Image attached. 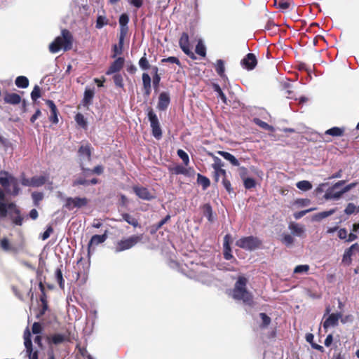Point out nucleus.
Listing matches in <instances>:
<instances>
[{
  "mask_svg": "<svg viewBox=\"0 0 359 359\" xmlns=\"http://www.w3.org/2000/svg\"><path fill=\"white\" fill-rule=\"evenodd\" d=\"M73 36L71 32L64 29L61 31V35L57 36L55 40L50 43L49 50L52 53H57L60 49L67 51L72 48Z\"/></svg>",
  "mask_w": 359,
  "mask_h": 359,
  "instance_id": "1",
  "label": "nucleus"
},
{
  "mask_svg": "<svg viewBox=\"0 0 359 359\" xmlns=\"http://www.w3.org/2000/svg\"><path fill=\"white\" fill-rule=\"evenodd\" d=\"M247 279L243 276H240L235 283L233 290V297L236 300H242L245 304L253 305L252 296L250 292L246 290Z\"/></svg>",
  "mask_w": 359,
  "mask_h": 359,
  "instance_id": "2",
  "label": "nucleus"
},
{
  "mask_svg": "<svg viewBox=\"0 0 359 359\" xmlns=\"http://www.w3.org/2000/svg\"><path fill=\"white\" fill-rule=\"evenodd\" d=\"M143 235H133L127 238L122 239L117 242L115 247V252H120L128 249H130L135 246L137 243L142 241Z\"/></svg>",
  "mask_w": 359,
  "mask_h": 359,
  "instance_id": "3",
  "label": "nucleus"
},
{
  "mask_svg": "<svg viewBox=\"0 0 359 359\" xmlns=\"http://www.w3.org/2000/svg\"><path fill=\"white\" fill-rule=\"evenodd\" d=\"M262 242L257 237L252 236L243 237L236 242V245L245 250L252 251L258 248Z\"/></svg>",
  "mask_w": 359,
  "mask_h": 359,
  "instance_id": "4",
  "label": "nucleus"
},
{
  "mask_svg": "<svg viewBox=\"0 0 359 359\" xmlns=\"http://www.w3.org/2000/svg\"><path fill=\"white\" fill-rule=\"evenodd\" d=\"M78 154L81 169L83 171L89 170V169L85 168V165L91 160V147L90 144H86L81 145L79 149Z\"/></svg>",
  "mask_w": 359,
  "mask_h": 359,
  "instance_id": "5",
  "label": "nucleus"
},
{
  "mask_svg": "<svg viewBox=\"0 0 359 359\" xmlns=\"http://www.w3.org/2000/svg\"><path fill=\"white\" fill-rule=\"evenodd\" d=\"M88 203V200L86 198L68 197L65 198L64 208L69 210H72L74 208H80L81 207L86 206Z\"/></svg>",
  "mask_w": 359,
  "mask_h": 359,
  "instance_id": "6",
  "label": "nucleus"
},
{
  "mask_svg": "<svg viewBox=\"0 0 359 359\" xmlns=\"http://www.w3.org/2000/svg\"><path fill=\"white\" fill-rule=\"evenodd\" d=\"M148 118L152 129V135L154 137L159 140L162 136V131L157 116L152 110H150L148 113Z\"/></svg>",
  "mask_w": 359,
  "mask_h": 359,
  "instance_id": "7",
  "label": "nucleus"
},
{
  "mask_svg": "<svg viewBox=\"0 0 359 359\" xmlns=\"http://www.w3.org/2000/svg\"><path fill=\"white\" fill-rule=\"evenodd\" d=\"M179 44H180L181 49L183 50V52L186 55H187L192 60L196 59L195 54L190 49L189 36L187 33H185V32L182 33V34L180 39V41H179Z\"/></svg>",
  "mask_w": 359,
  "mask_h": 359,
  "instance_id": "8",
  "label": "nucleus"
},
{
  "mask_svg": "<svg viewBox=\"0 0 359 359\" xmlns=\"http://www.w3.org/2000/svg\"><path fill=\"white\" fill-rule=\"evenodd\" d=\"M241 65L248 70H252L257 65V60L253 53H248L241 62Z\"/></svg>",
  "mask_w": 359,
  "mask_h": 359,
  "instance_id": "9",
  "label": "nucleus"
},
{
  "mask_svg": "<svg viewBox=\"0 0 359 359\" xmlns=\"http://www.w3.org/2000/svg\"><path fill=\"white\" fill-rule=\"evenodd\" d=\"M0 184L5 189H7L10 184H13L15 188L17 185L16 180L12 176L9 175L6 171L0 172Z\"/></svg>",
  "mask_w": 359,
  "mask_h": 359,
  "instance_id": "10",
  "label": "nucleus"
},
{
  "mask_svg": "<svg viewBox=\"0 0 359 359\" xmlns=\"http://www.w3.org/2000/svg\"><path fill=\"white\" fill-rule=\"evenodd\" d=\"M133 191L141 199L149 201L154 198V194L145 187H134Z\"/></svg>",
  "mask_w": 359,
  "mask_h": 359,
  "instance_id": "11",
  "label": "nucleus"
},
{
  "mask_svg": "<svg viewBox=\"0 0 359 359\" xmlns=\"http://www.w3.org/2000/svg\"><path fill=\"white\" fill-rule=\"evenodd\" d=\"M341 313L330 314L323 323V328L327 330L330 327H335L338 325L339 320L341 318Z\"/></svg>",
  "mask_w": 359,
  "mask_h": 359,
  "instance_id": "12",
  "label": "nucleus"
},
{
  "mask_svg": "<svg viewBox=\"0 0 359 359\" xmlns=\"http://www.w3.org/2000/svg\"><path fill=\"white\" fill-rule=\"evenodd\" d=\"M288 228L294 236L302 237L304 235L305 228L302 224L294 222H290L288 226Z\"/></svg>",
  "mask_w": 359,
  "mask_h": 359,
  "instance_id": "13",
  "label": "nucleus"
},
{
  "mask_svg": "<svg viewBox=\"0 0 359 359\" xmlns=\"http://www.w3.org/2000/svg\"><path fill=\"white\" fill-rule=\"evenodd\" d=\"M170 96L168 93L163 92L160 94L158 98V108L160 110H165L170 104Z\"/></svg>",
  "mask_w": 359,
  "mask_h": 359,
  "instance_id": "14",
  "label": "nucleus"
},
{
  "mask_svg": "<svg viewBox=\"0 0 359 359\" xmlns=\"http://www.w3.org/2000/svg\"><path fill=\"white\" fill-rule=\"evenodd\" d=\"M124 64V59L123 57L117 58L109 67L107 72V74H111L118 72L123 67Z\"/></svg>",
  "mask_w": 359,
  "mask_h": 359,
  "instance_id": "15",
  "label": "nucleus"
},
{
  "mask_svg": "<svg viewBox=\"0 0 359 359\" xmlns=\"http://www.w3.org/2000/svg\"><path fill=\"white\" fill-rule=\"evenodd\" d=\"M337 189H333V187L329 188L325 194V198L326 199H334L337 200L339 199L344 193H342V190L339 191H335Z\"/></svg>",
  "mask_w": 359,
  "mask_h": 359,
  "instance_id": "16",
  "label": "nucleus"
},
{
  "mask_svg": "<svg viewBox=\"0 0 359 359\" xmlns=\"http://www.w3.org/2000/svg\"><path fill=\"white\" fill-rule=\"evenodd\" d=\"M46 104L50 109V112H51V114L50 116V121L54 123H57L58 122V118H57V109L55 104H54V102L52 100H50L46 101Z\"/></svg>",
  "mask_w": 359,
  "mask_h": 359,
  "instance_id": "17",
  "label": "nucleus"
},
{
  "mask_svg": "<svg viewBox=\"0 0 359 359\" xmlns=\"http://www.w3.org/2000/svg\"><path fill=\"white\" fill-rule=\"evenodd\" d=\"M4 101L8 104H18L20 102L21 97L19 95L16 93H7L5 94Z\"/></svg>",
  "mask_w": 359,
  "mask_h": 359,
  "instance_id": "18",
  "label": "nucleus"
},
{
  "mask_svg": "<svg viewBox=\"0 0 359 359\" xmlns=\"http://www.w3.org/2000/svg\"><path fill=\"white\" fill-rule=\"evenodd\" d=\"M230 236L226 235L224 238V257L226 260L231 259L233 256L231 253V248L229 245Z\"/></svg>",
  "mask_w": 359,
  "mask_h": 359,
  "instance_id": "19",
  "label": "nucleus"
},
{
  "mask_svg": "<svg viewBox=\"0 0 359 359\" xmlns=\"http://www.w3.org/2000/svg\"><path fill=\"white\" fill-rule=\"evenodd\" d=\"M107 238V233H104L102 235H94L92 236L89 243L88 248H90L93 245H97L100 243H104Z\"/></svg>",
  "mask_w": 359,
  "mask_h": 359,
  "instance_id": "20",
  "label": "nucleus"
},
{
  "mask_svg": "<svg viewBox=\"0 0 359 359\" xmlns=\"http://www.w3.org/2000/svg\"><path fill=\"white\" fill-rule=\"evenodd\" d=\"M142 83L143 88L144 90V94L147 96H149L151 93V78L147 73H144L142 74Z\"/></svg>",
  "mask_w": 359,
  "mask_h": 359,
  "instance_id": "21",
  "label": "nucleus"
},
{
  "mask_svg": "<svg viewBox=\"0 0 359 359\" xmlns=\"http://www.w3.org/2000/svg\"><path fill=\"white\" fill-rule=\"evenodd\" d=\"M217 154L222 156L223 158H224L226 160L229 161L233 165L238 166L239 162L236 158L234 156L231 154L229 152L223 151H218Z\"/></svg>",
  "mask_w": 359,
  "mask_h": 359,
  "instance_id": "22",
  "label": "nucleus"
},
{
  "mask_svg": "<svg viewBox=\"0 0 359 359\" xmlns=\"http://www.w3.org/2000/svg\"><path fill=\"white\" fill-rule=\"evenodd\" d=\"M48 342L55 345L63 343L66 340V337L61 334H55L48 338Z\"/></svg>",
  "mask_w": 359,
  "mask_h": 359,
  "instance_id": "23",
  "label": "nucleus"
},
{
  "mask_svg": "<svg viewBox=\"0 0 359 359\" xmlns=\"http://www.w3.org/2000/svg\"><path fill=\"white\" fill-rule=\"evenodd\" d=\"M32 179L33 187H41L48 181V177L45 176H34Z\"/></svg>",
  "mask_w": 359,
  "mask_h": 359,
  "instance_id": "24",
  "label": "nucleus"
},
{
  "mask_svg": "<svg viewBox=\"0 0 359 359\" xmlns=\"http://www.w3.org/2000/svg\"><path fill=\"white\" fill-rule=\"evenodd\" d=\"M94 90L86 88L84 93V97L83 100V102L84 105H88L91 103L92 100L94 96Z\"/></svg>",
  "mask_w": 359,
  "mask_h": 359,
  "instance_id": "25",
  "label": "nucleus"
},
{
  "mask_svg": "<svg viewBox=\"0 0 359 359\" xmlns=\"http://www.w3.org/2000/svg\"><path fill=\"white\" fill-rule=\"evenodd\" d=\"M344 132V128H338V127H333L330 129H328L325 131L326 135H330L334 137H339L343 135Z\"/></svg>",
  "mask_w": 359,
  "mask_h": 359,
  "instance_id": "26",
  "label": "nucleus"
},
{
  "mask_svg": "<svg viewBox=\"0 0 359 359\" xmlns=\"http://www.w3.org/2000/svg\"><path fill=\"white\" fill-rule=\"evenodd\" d=\"M121 216L123 220L126 221L127 223L132 225L133 226L137 227L139 226L137 220L130 215L128 213H123L121 215Z\"/></svg>",
  "mask_w": 359,
  "mask_h": 359,
  "instance_id": "27",
  "label": "nucleus"
},
{
  "mask_svg": "<svg viewBox=\"0 0 359 359\" xmlns=\"http://www.w3.org/2000/svg\"><path fill=\"white\" fill-rule=\"evenodd\" d=\"M15 85L18 88H25L29 86V80L24 76H19L15 79Z\"/></svg>",
  "mask_w": 359,
  "mask_h": 359,
  "instance_id": "28",
  "label": "nucleus"
},
{
  "mask_svg": "<svg viewBox=\"0 0 359 359\" xmlns=\"http://www.w3.org/2000/svg\"><path fill=\"white\" fill-rule=\"evenodd\" d=\"M197 182L203 187V190H205L210 184V180L201 174L197 175Z\"/></svg>",
  "mask_w": 359,
  "mask_h": 359,
  "instance_id": "29",
  "label": "nucleus"
},
{
  "mask_svg": "<svg viewBox=\"0 0 359 359\" xmlns=\"http://www.w3.org/2000/svg\"><path fill=\"white\" fill-rule=\"evenodd\" d=\"M203 212L205 217L208 218V219L210 222L213 221V217H212V210L210 204L206 203L203 205Z\"/></svg>",
  "mask_w": 359,
  "mask_h": 359,
  "instance_id": "30",
  "label": "nucleus"
},
{
  "mask_svg": "<svg viewBox=\"0 0 359 359\" xmlns=\"http://www.w3.org/2000/svg\"><path fill=\"white\" fill-rule=\"evenodd\" d=\"M254 122L255 124L261 127L262 128L268 131L273 132L274 131V128L272 126L269 125L267 123L260 120L259 118H254Z\"/></svg>",
  "mask_w": 359,
  "mask_h": 359,
  "instance_id": "31",
  "label": "nucleus"
},
{
  "mask_svg": "<svg viewBox=\"0 0 359 359\" xmlns=\"http://www.w3.org/2000/svg\"><path fill=\"white\" fill-rule=\"evenodd\" d=\"M196 53L202 57H205L206 55V48L201 39L198 41L196 46Z\"/></svg>",
  "mask_w": 359,
  "mask_h": 359,
  "instance_id": "32",
  "label": "nucleus"
},
{
  "mask_svg": "<svg viewBox=\"0 0 359 359\" xmlns=\"http://www.w3.org/2000/svg\"><path fill=\"white\" fill-rule=\"evenodd\" d=\"M215 69L217 73L222 77L224 76V62L222 60H217L215 64Z\"/></svg>",
  "mask_w": 359,
  "mask_h": 359,
  "instance_id": "33",
  "label": "nucleus"
},
{
  "mask_svg": "<svg viewBox=\"0 0 359 359\" xmlns=\"http://www.w3.org/2000/svg\"><path fill=\"white\" fill-rule=\"evenodd\" d=\"M297 187L302 191H309L312 189V184L311 182L306 180L299 181L296 184Z\"/></svg>",
  "mask_w": 359,
  "mask_h": 359,
  "instance_id": "34",
  "label": "nucleus"
},
{
  "mask_svg": "<svg viewBox=\"0 0 359 359\" xmlns=\"http://www.w3.org/2000/svg\"><path fill=\"white\" fill-rule=\"evenodd\" d=\"M170 170L173 174H175V175H180V174L187 175V169L181 165H177L172 168H170Z\"/></svg>",
  "mask_w": 359,
  "mask_h": 359,
  "instance_id": "35",
  "label": "nucleus"
},
{
  "mask_svg": "<svg viewBox=\"0 0 359 359\" xmlns=\"http://www.w3.org/2000/svg\"><path fill=\"white\" fill-rule=\"evenodd\" d=\"M0 245L1 248L6 252L15 250V248L11 245L8 239L6 238H4L1 240Z\"/></svg>",
  "mask_w": 359,
  "mask_h": 359,
  "instance_id": "36",
  "label": "nucleus"
},
{
  "mask_svg": "<svg viewBox=\"0 0 359 359\" xmlns=\"http://www.w3.org/2000/svg\"><path fill=\"white\" fill-rule=\"evenodd\" d=\"M11 217H12V220L14 224H15L16 225H19V226L22 225V217L20 215V211L18 210H17L15 207H14V212H13V215H12Z\"/></svg>",
  "mask_w": 359,
  "mask_h": 359,
  "instance_id": "37",
  "label": "nucleus"
},
{
  "mask_svg": "<svg viewBox=\"0 0 359 359\" xmlns=\"http://www.w3.org/2000/svg\"><path fill=\"white\" fill-rule=\"evenodd\" d=\"M281 241L284 245H285L287 247H290L294 243V239L291 235L284 233L283 235V238H282Z\"/></svg>",
  "mask_w": 359,
  "mask_h": 359,
  "instance_id": "38",
  "label": "nucleus"
},
{
  "mask_svg": "<svg viewBox=\"0 0 359 359\" xmlns=\"http://www.w3.org/2000/svg\"><path fill=\"white\" fill-rule=\"evenodd\" d=\"M23 337H24V340H25V342H24L25 346V347L32 346V340H31V333H30V331L28 327H27L25 329V330L24 332Z\"/></svg>",
  "mask_w": 359,
  "mask_h": 359,
  "instance_id": "39",
  "label": "nucleus"
},
{
  "mask_svg": "<svg viewBox=\"0 0 359 359\" xmlns=\"http://www.w3.org/2000/svg\"><path fill=\"white\" fill-rule=\"evenodd\" d=\"M139 65L140 68L143 70L148 69L150 67L149 61L146 57V53H144V56L142 57L139 60Z\"/></svg>",
  "mask_w": 359,
  "mask_h": 359,
  "instance_id": "40",
  "label": "nucleus"
},
{
  "mask_svg": "<svg viewBox=\"0 0 359 359\" xmlns=\"http://www.w3.org/2000/svg\"><path fill=\"white\" fill-rule=\"evenodd\" d=\"M177 155L182 160L185 165H188L189 163V158L188 154L182 149L177 150Z\"/></svg>",
  "mask_w": 359,
  "mask_h": 359,
  "instance_id": "41",
  "label": "nucleus"
},
{
  "mask_svg": "<svg viewBox=\"0 0 359 359\" xmlns=\"http://www.w3.org/2000/svg\"><path fill=\"white\" fill-rule=\"evenodd\" d=\"M309 270V266L307 264L298 265L294 269V273H306Z\"/></svg>",
  "mask_w": 359,
  "mask_h": 359,
  "instance_id": "42",
  "label": "nucleus"
},
{
  "mask_svg": "<svg viewBox=\"0 0 359 359\" xmlns=\"http://www.w3.org/2000/svg\"><path fill=\"white\" fill-rule=\"evenodd\" d=\"M108 20L104 16L100 15L97 18L96 27L101 29L103 26L107 25Z\"/></svg>",
  "mask_w": 359,
  "mask_h": 359,
  "instance_id": "43",
  "label": "nucleus"
},
{
  "mask_svg": "<svg viewBox=\"0 0 359 359\" xmlns=\"http://www.w3.org/2000/svg\"><path fill=\"white\" fill-rule=\"evenodd\" d=\"M25 348L29 359H38V351H33L32 346Z\"/></svg>",
  "mask_w": 359,
  "mask_h": 359,
  "instance_id": "44",
  "label": "nucleus"
},
{
  "mask_svg": "<svg viewBox=\"0 0 359 359\" xmlns=\"http://www.w3.org/2000/svg\"><path fill=\"white\" fill-rule=\"evenodd\" d=\"M55 278H56V280L57 281V283H59L60 287L61 288H63L64 287V280L62 278V271L60 269H57L55 271Z\"/></svg>",
  "mask_w": 359,
  "mask_h": 359,
  "instance_id": "45",
  "label": "nucleus"
},
{
  "mask_svg": "<svg viewBox=\"0 0 359 359\" xmlns=\"http://www.w3.org/2000/svg\"><path fill=\"white\" fill-rule=\"evenodd\" d=\"M41 97V89L39 86H35L32 92L31 93L32 99L35 101Z\"/></svg>",
  "mask_w": 359,
  "mask_h": 359,
  "instance_id": "46",
  "label": "nucleus"
},
{
  "mask_svg": "<svg viewBox=\"0 0 359 359\" xmlns=\"http://www.w3.org/2000/svg\"><path fill=\"white\" fill-rule=\"evenodd\" d=\"M114 82L115 85L118 87H123V77L119 74H116L113 76Z\"/></svg>",
  "mask_w": 359,
  "mask_h": 359,
  "instance_id": "47",
  "label": "nucleus"
},
{
  "mask_svg": "<svg viewBox=\"0 0 359 359\" xmlns=\"http://www.w3.org/2000/svg\"><path fill=\"white\" fill-rule=\"evenodd\" d=\"M214 89H215V91H216L218 93V96L222 99V100L224 103H226V100H227L226 97L224 95V93L222 92L221 88L218 85H215Z\"/></svg>",
  "mask_w": 359,
  "mask_h": 359,
  "instance_id": "48",
  "label": "nucleus"
},
{
  "mask_svg": "<svg viewBox=\"0 0 359 359\" xmlns=\"http://www.w3.org/2000/svg\"><path fill=\"white\" fill-rule=\"evenodd\" d=\"M244 186L246 189H251L255 186V181L252 178H244Z\"/></svg>",
  "mask_w": 359,
  "mask_h": 359,
  "instance_id": "49",
  "label": "nucleus"
},
{
  "mask_svg": "<svg viewBox=\"0 0 359 359\" xmlns=\"http://www.w3.org/2000/svg\"><path fill=\"white\" fill-rule=\"evenodd\" d=\"M259 316L262 320L263 326L266 327L271 323V318L264 313H259Z\"/></svg>",
  "mask_w": 359,
  "mask_h": 359,
  "instance_id": "50",
  "label": "nucleus"
},
{
  "mask_svg": "<svg viewBox=\"0 0 359 359\" xmlns=\"http://www.w3.org/2000/svg\"><path fill=\"white\" fill-rule=\"evenodd\" d=\"M356 207L353 203H348L344 210V212L346 215H351L355 212Z\"/></svg>",
  "mask_w": 359,
  "mask_h": 359,
  "instance_id": "51",
  "label": "nucleus"
},
{
  "mask_svg": "<svg viewBox=\"0 0 359 359\" xmlns=\"http://www.w3.org/2000/svg\"><path fill=\"white\" fill-rule=\"evenodd\" d=\"M214 161L215 163L212 164V168L214 170L216 171L219 169H221L222 167L223 166L222 161L218 157L216 156L214 157Z\"/></svg>",
  "mask_w": 359,
  "mask_h": 359,
  "instance_id": "52",
  "label": "nucleus"
},
{
  "mask_svg": "<svg viewBox=\"0 0 359 359\" xmlns=\"http://www.w3.org/2000/svg\"><path fill=\"white\" fill-rule=\"evenodd\" d=\"M32 198L36 205L40 201L43 199V194L41 192H34L32 194Z\"/></svg>",
  "mask_w": 359,
  "mask_h": 359,
  "instance_id": "53",
  "label": "nucleus"
},
{
  "mask_svg": "<svg viewBox=\"0 0 359 359\" xmlns=\"http://www.w3.org/2000/svg\"><path fill=\"white\" fill-rule=\"evenodd\" d=\"M129 21V18L126 14H122L119 18L120 26L127 27V24Z\"/></svg>",
  "mask_w": 359,
  "mask_h": 359,
  "instance_id": "54",
  "label": "nucleus"
},
{
  "mask_svg": "<svg viewBox=\"0 0 359 359\" xmlns=\"http://www.w3.org/2000/svg\"><path fill=\"white\" fill-rule=\"evenodd\" d=\"M161 62H162L175 63V64H177L179 66L180 65V62L178 60V58H177L176 57H167V58H163L161 60Z\"/></svg>",
  "mask_w": 359,
  "mask_h": 359,
  "instance_id": "55",
  "label": "nucleus"
},
{
  "mask_svg": "<svg viewBox=\"0 0 359 359\" xmlns=\"http://www.w3.org/2000/svg\"><path fill=\"white\" fill-rule=\"evenodd\" d=\"M335 212V209H332L329 211H324V212H320L318 215V217L320 218V219H323V218H325L328 216H330L332 215L333 213Z\"/></svg>",
  "mask_w": 359,
  "mask_h": 359,
  "instance_id": "56",
  "label": "nucleus"
},
{
  "mask_svg": "<svg viewBox=\"0 0 359 359\" xmlns=\"http://www.w3.org/2000/svg\"><path fill=\"white\" fill-rule=\"evenodd\" d=\"M75 120L80 126H84L86 125L84 116L81 114H77L76 115Z\"/></svg>",
  "mask_w": 359,
  "mask_h": 359,
  "instance_id": "57",
  "label": "nucleus"
},
{
  "mask_svg": "<svg viewBox=\"0 0 359 359\" xmlns=\"http://www.w3.org/2000/svg\"><path fill=\"white\" fill-rule=\"evenodd\" d=\"M32 330L34 334H39L42 331V327L39 323H34Z\"/></svg>",
  "mask_w": 359,
  "mask_h": 359,
  "instance_id": "58",
  "label": "nucleus"
},
{
  "mask_svg": "<svg viewBox=\"0 0 359 359\" xmlns=\"http://www.w3.org/2000/svg\"><path fill=\"white\" fill-rule=\"evenodd\" d=\"M353 254V252L349 251L348 249H347L343 256V262H351V257Z\"/></svg>",
  "mask_w": 359,
  "mask_h": 359,
  "instance_id": "59",
  "label": "nucleus"
},
{
  "mask_svg": "<svg viewBox=\"0 0 359 359\" xmlns=\"http://www.w3.org/2000/svg\"><path fill=\"white\" fill-rule=\"evenodd\" d=\"M53 231V229L51 226H48L47 229L43 232V233L41 236L42 240L45 241L48 238H49L50 233Z\"/></svg>",
  "mask_w": 359,
  "mask_h": 359,
  "instance_id": "60",
  "label": "nucleus"
},
{
  "mask_svg": "<svg viewBox=\"0 0 359 359\" xmlns=\"http://www.w3.org/2000/svg\"><path fill=\"white\" fill-rule=\"evenodd\" d=\"M222 184H223L224 188L226 189V190L229 193H231L232 191V188H231V183H230V182L228 180H226V178H223Z\"/></svg>",
  "mask_w": 359,
  "mask_h": 359,
  "instance_id": "61",
  "label": "nucleus"
},
{
  "mask_svg": "<svg viewBox=\"0 0 359 359\" xmlns=\"http://www.w3.org/2000/svg\"><path fill=\"white\" fill-rule=\"evenodd\" d=\"M88 185L89 184V182L84 180V179H77L75 181H74L73 182V186H76V185Z\"/></svg>",
  "mask_w": 359,
  "mask_h": 359,
  "instance_id": "62",
  "label": "nucleus"
},
{
  "mask_svg": "<svg viewBox=\"0 0 359 359\" xmlns=\"http://www.w3.org/2000/svg\"><path fill=\"white\" fill-rule=\"evenodd\" d=\"M311 210H312V209H309V210H302V211H300V212H295L294 214V217L297 219H300L301 217L304 216L307 212H310Z\"/></svg>",
  "mask_w": 359,
  "mask_h": 359,
  "instance_id": "63",
  "label": "nucleus"
},
{
  "mask_svg": "<svg viewBox=\"0 0 359 359\" xmlns=\"http://www.w3.org/2000/svg\"><path fill=\"white\" fill-rule=\"evenodd\" d=\"M356 185H357L356 182H353V183H351V184L346 185L341 189L342 193L345 194V193L349 191L351 189H353Z\"/></svg>",
  "mask_w": 359,
  "mask_h": 359,
  "instance_id": "64",
  "label": "nucleus"
}]
</instances>
